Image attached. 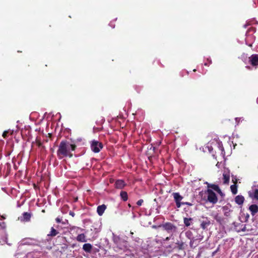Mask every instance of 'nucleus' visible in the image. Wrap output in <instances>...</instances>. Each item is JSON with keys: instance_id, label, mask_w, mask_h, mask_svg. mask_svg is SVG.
<instances>
[{"instance_id": "obj_1", "label": "nucleus", "mask_w": 258, "mask_h": 258, "mask_svg": "<svg viewBox=\"0 0 258 258\" xmlns=\"http://www.w3.org/2000/svg\"><path fill=\"white\" fill-rule=\"evenodd\" d=\"M77 146L75 144H70L66 140H62L58 147L57 156L59 159H62L64 157H69L72 158L73 154L71 152L76 150Z\"/></svg>"}, {"instance_id": "obj_2", "label": "nucleus", "mask_w": 258, "mask_h": 258, "mask_svg": "<svg viewBox=\"0 0 258 258\" xmlns=\"http://www.w3.org/2000/svg\"><path fill=\"white\" fill-rule=\"evenodd\" d=\"M172 196H173L174 200L175 202L176 205L178 208H180L181 205H187L189 206L192 205V204L190 203L181 202V201L182 200L183 198L178 192H173L172 194Z\"/></svg>"}, {"instance_id": "obj_3", "label": "nucleus", "mask_w": 258, "mask_h": 258, "mask_svg": "<svg viewBox=\"0 0 258 258\" xmlns=\"http://www.w3.org/2000/svg\"><path fill=\"white\" fill-rule=\"evenodd\" d=\"M158 227H162L164 229V230H166L168 233L171 234V235L176 232H177V228L176 226L174 225L173 224L167 222L162 225H160Z\"/></svg>"}, {"instance_id": "obj_4", "label": "nucleus", "mask_w": 258, "mask_h": 258, "mask_svg": "<svg viewBox=\"0 0 258 258\" xmlns=\"http://www.w3.org/2000/svg\"><path fill=\"white\" fill-rule=\"evenodd\" d=\"M103 147L102 143L98 141L94 140L91 142V149L94 153H99Z\"/></svg>"}, {"instance_id": "obj_5", "label": "nucleus", "mask_w": 258, "mask_h": 258, "mask_svg": "<svg viewBox=\"0 0 258 258\" xmlns=\"http://www.w3.org/2000/svg\"><path fill=\"white\" fill-rule=\"evenodd\" d=\"M206 193L207 194V200L210 203L215 204L217 202V197L212 189L208 188Z\"/></svg>"}, {"instance_id": "obj_6", "label": "nucleus", "mask_w": 258, "mask_h": 258, "mask_svg": "<svg viewBox=\"0 0 258 258\" xmlns=\"http://www.w3.org/2000/svg\"><path fill=\"white\" fill-rule=\"evenodd\" d=\"M248 63L255 69L258 66V54H253L248 57Z\"/></svg>"}, {"instance_id": "obj_7", "label": "nucleus", "mask_w": 258, "mask_h": 258, "mask_svg": "<svg viewBox=\"0 0 258 258\" xmlns=\"http://www.w3.org/2000/svg\"><path fill=\"white\" fill-rule=\"evenodd\" d=\"M249 217V214L246 211H241L239 216V219L241 222H246L247 221Z\"/></svg>"}, {"instance_id": "obj_8", "label": "nucleus", "mask_w": 258, "mask_h": 258, "mask_svg": "<svg viewBox=\"0 0 258 258\" xmlns=\"http://www.w3.org/2000/svg\"><path fill=\"white\" fill-rule=\"evenodd\" d=\"M126 184L122 179H117L115 182V187L117 189H122L125 186Z\"/></svg>"}, {"instance_id": "obj_9", "label": "nucleus", "mask_w": 258, "mask_h": 258, "mask_svg": "<svg viewBox=\"0 0 258 258\" xmlns=\"http://www.w3.org/2000/svg\"><path fill=\"white\" fill-rule=\"evenodd\" d=\"M214 218L220 224L226 222V218H225L222 214L220 213L214 215Z\"/></svg>"}, {"instance_id": "obj_10", "label": "nucleus", "mask_w": 258, "mask_h": 258, "mask_svg": "<svg viewBox=\"0 0 258 258\" xmlns=\"http://www.w3.org/2000/svg\"><path fill=\"white\" fill-rule=\"evenodd\" d=\"M224 184H228L230 180V173L229 171H224L223 174Z\"/></svg>"}, {"instance_id": "obj_11", "label": "nucleus", "mask_w": 258, "mask_h": 258, "mask_svg": "<svg viewBox=\"0 0 258 258\" xmlns=\"http://www.w3.org/2000/svg\"><path fill=\"white\" fill-rule=\"evenodd\" d=\"M31 217V213L28 212H25L23 213L22 216L19 218V219L22 221H28L30 220Z\"/></svg>"}, {"instance_id": "obj_12", "label": "nucleus", "mask_w": 258, "mask_h": 258, "mask_svg": "<svg viewBox=\"0 0 258 258\" xmlns=\"http://www.w3.org/2000/svg\"><path fill=\"white\" fill-rule=\"evenodd\" d=\"M244 201V198L241 195H238L235 198V202L239 205H241Z\"/></svg>"}, {"instance_id": "obj_13", "label": "nucleus", "mask_w": 258, "mask_h": 258, "mask_svg": "<svg viewBox=\"0 0 258 258\" xmlns=\"http://www.w3.org/2000/svg\"><path fill=\"white\" fill-rule=\"evenodd\" d=\"M249 196L252 199L258 200V188L253 190L252 192H249Z\"/></svg>"}, {"instance_id": "obj_14", "label": "nucleus", "mask_w": 258, "mask_h": 258, "mask_svg": "<svg viewBox=\"0 0 258 258\" xmlns=\"http://www.w3.org/2000/svg\"><path fill=\"white\" fill-rule=\"evenodd\" d=\"M83 249L86 252H90L92 249V246L90 243H85L83 245Z\"/></svg>"}, {"instance_id": "obj_15", "label": "nucleus", "mask_w": 258, "mask_h": 258, "mask_svg": "<svg viewBox=\"0 0 258 258\" xmlns=\"http://www.w3.org/2000/svg\"><path fill=\"white\" fill-rule=\"evenodd\" d=\"M207 186L208 188H211L212 189H214L216 191H220V188H219V187L218 185L214 184H210L208 183H207Z\"/></svg>"}, {"instance_id": "obj_16", "label": "nucleus", "mask_w": 258, "mask_h": 258, "mask_svg": "<svg viewBox=\"0 0 258 258\" xmlns=\"http://www.w3.org/2000/svg\"><path fill=\"white\" fill-rule=\"evenodd\" d=\"M120 197H121V199L123 201H126L128 199V195H127V192H126L125 191H121L120 193Z\"/></svg>"}, {"instance_id": "obj_17", "label": "nucleus", "mask_w": 258, "mask_h": 258, "mask_svg": "<svg viewBox=\"0 0 258 258\" xmlns=\"http://www.w3.org/2000/svg\"><path fill=\"white\" fill-rule=\"evenodd\" d=\"M210 224V221L207 219L205 221L202 222L201 224V227L203 229H205Z\"/></svg>"}, {"instance_id": "obj_18", "label": "nucleus", "mask_w": 258, "mask_h": 258, "mask_svg": "<svg viewBox=\"0 0 258 258\" xmlns=\"http://www.w3.org/2000/svg\"><path fill=\"white\" fill-rule=\"evenodd\" d=\"M230 189L233 195H236L237 192V185L236 183H235L234 184H232L230 186Z\"/></svg>"}, {"instance_id": "obj_19", "label": "nucleus", "mask_w": 258, "mask_h": 258, "mask_svg": "<svg viewBox=\"0 0 258 258\" xmlns=\"http://www.w3.org/2000/svg\"><path fill=\"white\" fill-rule=\"evenodd\" d=\"M112 235H113V241L114 243L115 244L118 245L119 242L120 241V238L118 236L115 235L114 233H113Z\"/></svg>"}, {"instance_id": "obj_20", "label": "nucleus", "mask_w": 258, "mask_h": 258, "mask_svg": "<svg viewBox=\"0 0 258 258\" xmlns=\"http://www.w3.org/2000/svg\"><path fill=\"white\" fill-rule=\"evenodd\" d=\"M77 239L79 241L81 242H85L86 239H85V236L84 234H81L78 235V236L77 237Z\"/></svg>"}, {"instance_id": "obj_21", "label": "nucleus", "mask_w": 258, "mask_h": 258, "mask_svg": "<svg viewBox=\"0 0 258 258\" xmlns=\"http://www.w3.org/2000/svg\"><path fill=\"white\" fill-rule=\"evenodd\" d=\"M58 232L53 227L51 229V231L48 236H55L58 234Z\"/></svg>"}, {"instance_id": "obj_22", "label": "nucleus", "mask_w": 258, "mask_h": 258, "mask_svg": "<svg viewBox=\"0 0 258 258\" xmlns=\"http://www.w3.org/2000/svg\"><path fill=\"white\" fill-rule=\"evenodd\" d=\"M192 220L191 218H184V223L186 226H189L190 225V221Z\"/></svg>"}, {"instance_id": "obj_23", "label": "nucleus", "mask_w": 258, "mask_h": 258, "mask_svg": "<svg viewBox=\"0 0 258 258\" xmlns=\"http://www.w3.org/2000/svg\"><path fill=\"white\" fill-rule=\"evenodd\" d=\"M248 210H258V206L255 204L251 205Z\"/></svg>"}, {"instance_id": "obj_24", "label": "nucleus", "mask_w": 258, "mask_h": 258, "mask_svg": "<svg viewBox=\"0 0 258 258\" xmlns=\"http://www.w3.org/2000/svg\"><path fill=\"white\" fill-rule=\"evenodd\" d=\"M106 206L104 204L98 206L97 210H105Z\"/></svg>"}, {"instance_id": "obj_25", "label": "nucleus", "mask_w": 258, "mask_h": 258, "mask_svg": "<svg viewBox=\"0 0 258 258\" xmlns=\"http://www.w3.org/2000/svg\"><path fill=\"white\" fill-rule=\"evenodd\" d=\"M177 244H178V248L179 249H184V247H183L184 243H183V242L177 243Z\"/></svg>"}, {"instance_id": "obj_26", "label": "nucleus", "mask_w": 258, "mask_h": 258, "mask_svg": "<svg viewBox=\"0 0 258 258\" xmlns=\"http://www.w3.org/2000/svg\"><path fill=\"white\" fill-rule=\"evenodd\" d=\"M230 211H228V212H225L224 214H223V216L226 218V221L227 220V217H229L230 216Z\"/></svg>"}, {"instance_id": "obj_27", "label": "nucleus", "mask_w": 258, "mask_h": 258, "mask_svg": "<svg viewBox=\"0 0 258 258\" xmlns=\"http://www.w3.org/2000/svg\"><path fill=\"white\" fill-rule=\"evenodd\" d=\"M8 134H9L8 131H5V132H4V133L3 134V137H4V138H5V139L7 138L8 137Z\"/></svg>"}, {"instance_id": "obj_28", "label": "nucleus", "mask_w": 258, "mask_h": 258, "mask_svg": "<svg viewBox=\"0 0 258 258\" xmlns=\"http://www.w3.org/2000/svg\"><path fill=\"white\" fill-rule=\"evenodd\" d=\"M144 203V200H142V199H140L137 202V205L138 206H140L142 205V204Z\"/></svg>"}, {"instance_id": "obj_29", "label": "nucleus", "mask_w": 258, "mask_h": 258, "mask_svg": "<svg viewBox=\"0 0 258 258\" xmlns=\"http://www.w3.org/2000/svg\"><path fill=\"white\" fill-rule=\"evenodd\" d=\"M195 241V240L194 239H192L190 240V246L191 247H196V245H194Z\"/></svg>"}, {"instance_id": "obj_30", "label": "nucleus", "mask_w": 258, "mask_h": 258, "mask_svg": "<svg viewBox=\"0 0 258 258\" xmlns=\"http://www.w3.org/2000/svg\"><path fill=\"white\" fill-rule=\"evenodd\" d=\"M36 142L37 145L39 147H41V146H42V143L41 142V141H40L36 140Z\"/></svg>"}, {"instance_id": "obj_31", "label": "nucleus", "mask_w": 258, "mask_h": 258, "mask_svg": "<svg viewBox=\"0 0 258 258\" xmlns=\"http://www.w3.org/2000/svg\"><path fill=\"white\" fill-rule=\"evenodd\" d=\"M142 212L145 213L146 215H151V211H142Z\"/></svg>"}, {"instance_id": "obj_32", "label": "nucleus", "mask_w": 258, "mask_h": 258, "mask_svg": "<svg viewBox=\"0 0 258 258\" xmlns=\"http://www.w3.org/2000/svg\"><path fill=\"white\" fill-rule=\"evenodd\" d=\"M97 211L99 216L102 215L104 212V211Z\"/></svg>"}, {"instance_id": "obj_33", "label": "nucleus", "mask_w": 258, "mask_h": 258, "mask_svg": "<svg viewBox=\"0 0 258 258\" xmlns=\"http://www.w3.org/2000/svg\"><path fill=\"white\" fill-rule=\"evenodd\" d=\"M241 231H249V230L246 229V225H244V226L241 229Z\"/></svg>"}, {"instance_id": "obj_34", "label": "nucleus", "mask_w": 258, "mask_h": 258, "mask_svg": "<svg viewBox=\"0 0 258 258\" xmlns=\"http://www.w3.org/2000/svg\"><path fill=\"white\" fill-rule=\"evenodd\" d=\"M258 211H250L252 216H254Z\"/></svg>"}, {"instance_id": "obj_35", "label": "nucleus", "mask_w": 258, "mask_h": 258, "mask_svg": "<svg viewBox=\"0 0 258 258\" xmlns=\"http://www.w3.org/2000/svg\"><path fill=\"white\" fill-rule=\"evenodd\" d=\"M219 194H220L221 196H224L223 193L222 192V190L220 189V191H217Z\"/></svg>"}, {"instance_id": "obj_36", "label": "nucleus", "mask_w": 258, "mask_h": 258, "mask_svg": "<svg viewBox=\"0 0 258 258\" xmlns=\"http://www.w3.org/2000/svg\"><path fill=\"white\" fill-rule=\"evenodd\" d=\"M56 221L57 223H60L61 222V219L59 218H56Z\"/></svg>"}, {"instance_id": "obj_37", "label": "nucleus", "mask_w": 258, "mask_h": 258, "mask_svg": "<svg viewBox=\"0 0 258 258\" xmlns=\"http://www.w3.org/2000/svg\"><path fill=\"white\" fill-rule=\"evenodd\" d=\"M70 214L71 216H72L73 217H74V215H75V213H74L73 212L71 211H70Z\"/></svg>"}, {"instance_id": "obj_38", "label": "nucleus", "mask_w": 258, "mask_h": 258, "mask_svg": "<svg viewBox=\"0 0 258 258\" xmlns=\"http://www.w3.org/2000/svg\"><path fill=\"white\" fill-rule=\"evenodd\" d=\"M152 227H153V228H157V227H158V226H156V225H153V226H152Z\"/></svg>"}, {"instance_id": "obj_39", "label": "nucleus", "mask_w": 258, "mask_h": 258, "mask_svg": "<svg viewBox=\"0 0 258 258\" xmlns=\"http://www.w3.org/2000/svg\"><path fill=\"white\" fill-rule=\"evenodd\" d=\"M128 207H129L130 208H131V204H128Z\"/></svg>"}, {"instance_id": "obj_40", "label": "nucleus", "mask_w": 258, "mask_h": 258, "mask_svg": "<svg viewBox=\"0 0 258 258\" xmlns=\"http://www.w3.org/2000/svg\"><path fill=\"white\" fill-rule=\"evenodd\" d=\"M169 239V237H168L166 238V240H168Z\"/></svg>"}, {"instance_id": "obj_41", "label": "nucleus", "mask_w": 258, "mask_h": 258, "mask_svg": "<svg viewBox=\"0 0 258 258\" xmlns=\"http://www.w3.org/2000/svg\"><path fill=\"white\" fill-rule=\"evenodd\" d=\"M196 69L194 70V72H196Z\"/></svg>"}, {"instance_id": "obj_42", "label": "nucleus", "mask_w": 258, "mask_h": 258, "mask_svg": "<svg viewBox=\"0 0 258 258\" xmlns=\"http://www.w3.org/2000/svg\"><path fill=\"white\" fill-rule=\"evenodd\" d=\"M247 68H249V67L246 66Z\"/></svg>"}]
</instances>
